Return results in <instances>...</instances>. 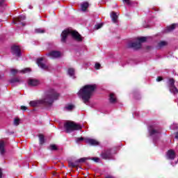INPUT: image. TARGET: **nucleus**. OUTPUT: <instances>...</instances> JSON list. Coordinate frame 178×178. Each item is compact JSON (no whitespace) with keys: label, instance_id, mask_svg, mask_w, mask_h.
<instances>
[{"label":"nucleus","instance_id":"nucleus-44","mask_svg":"<svg viewBox=\"0 0 178 178\" xmlns=\"http://www.w3.org/2000/svg\"><path fill=\"white\" fill-rule=\"evenodd\" d=\"M2 175H3V173H2V169L0 168V178H2Z\"/></svg>","mask_w":178,"mask_h":178},{"label":"nucleus","instance_id":"nucleus-42","mask_svg":"<svg viewBox=\"0 0 178 178\" xmlns=\"http://www.w3.org/2000/svg\"><path fill=\"white\" fill-rule=\"evenodd\" d=\"M3 3H5V0H0V6H3Z\"/></svg>","mask_w":178,"mask_h":178},{"label":"nucleus","instance_id":"nucleus-9","mask_svg":"<svg viewBox=\"0 0 178 178\" xmlns=\"http://www.w3.org/2000/svg\"><path fill=\"white\" fill-rule=\"evenodd\" d=\"M127 47L134 49L135 51H138V49H141V43L138 42H129L127 44Z\"/></svg>","mask_w":178,"mask_h":178},{"label":"nucleus","instance_id":"nucleus-33","mask_svg":"<svg viewBox=\"0 0 178 178\" xmlns=\"http://www.w3.org/2000/svg\"><path fill=\"white\" fill-rule=\"evenodd\" d=\"M90 161H93L94 162H96V163H98V162H99V158L98 157H92V158H90Z\"/></svg>","mask_w":178,"mask_h":178},{"label":"nucleus","instance_id":"nucleus-37","mask_svg":"<svg viewBox=\"0 0 178 178\" xmlns=\"http://www.w3.org/2000/svg\"><path fill=\"white\" fill-rule=\"evenodd\" d=\"M29 72H31L30 68H25L21 71V73H29Z\"/></svg>","mask_w":178,"mask_h":178},{"label":"nucleus","instance_id":"nucleus-15","mask_svg":"<svg viewBox=\"0 0 178 178\" xmlns=\"http://www.w3.org/2000/svg\"><path fill=\"white\" fill-rule=\"evenodd\" d=\"M5 152V142L3 140H0V154L3 155Z\"/></svg>","mask_w":178,"mask_h":178},{"label":"nucleus","instance_id":"nucleus-19","mask_svg":"<svg viewBox=\"0 0 178 178\" xmlns=\"http://www.w3.org/2000/svg\"><path fill=\"white\" fill-rule=\"evenodd\" d=\"M9 81L11 84H15V83H23V81L17 77L13 78Z\"/></svg>","mask_w":178,"mask_h":178},{"label":"nucleus","instance_id":"nucleus-16","mask_svg":"<svg viewBox=\"0 0 178 178\" xmlns=\"http://www.w3.org/2000/svg\"><path fill=\"white\" fill-rule=\"evenodd\" d=\"M79 165H80V164L79 163L78 160L75 161L74 162H73V161H70V162L68 163V166H69L70 168H77V166H79Z\"/></svg>","mask_w":178,"mask_h":178},{"label":"nucleus","instance_id":"nucleus-32","mask_svg":"<svg viewBox=\"0 0 178 178\" xmlns=\"http://www.w3.org/2000/svg\"><path fill=\"white\" fill-rule=\"evenodd\" d=\"M35 32L37 33V34H42L43 33H45V31H44V29H37L35 30Z\"/></svg>","mask_w":178,"mask_h":178},{"label":"nucleus","instance_id":"nucleus-47","mask_svg":"<svg viewBox=\"0 0 178 178\" xmlns=\"http://www.w3.org/2000/svg\"><path fill=\"white\" fill-rule=\"evenodd\" d=\"M1 77H2V76L0 75V79H1Z\"/></svg>","mask_w":178,"mask_h":178},{"label":"nucleus","instance_id":"nucleus-11","mask_svg":"<svg viewBox=\"0 0 178 178\" xmlns=\"http://www.w3.org/2000/svg\"><path fill=\"white\" fill-rule=\"evenodd\" d=\"M28 86L29 87H37V86H40V81L35 79H29L28 80Z\"/></svg>","mask_w":178,"mask_h":178},{"label":"nucleus","instance_id":"nucleus-14","mask_svg":"<svg viewBox=\"0 0 178 178\" xmlns=\"http://www.w3.org/2000/svg\"><path fill=\"white\" fill-rule=\"evenodd\" d=\"M86 143L90 145H99V142L95 139L88 138L86 139Z\"/></svg>","mask_w":178,"mask_h":178},{"label":"nucleus","instance_id":"nucleus-24","mask_svg":"<svg viewBox=\"0 0 178 178\" xmlns=\"http://www.w3.org/2000/svg\"><path fill=\"white\" fill-rule=\"evenodd\" d=\"M90 159V157H83L79 159H78V163H84L86 161H88Z\"/></svg>","mask_w":178,"mask_h":178},{"label":"nucleus","instance_id":"nucleus-43","mask_svg":"<svg viewBox=\"0 0 178 178\" xmlns=\"http://www.w3.org/2000/svg\"><path fill=\"white\" fill-rule=\"evenodd\" d=\"M83 140H84V138H83V137L77 138V141H83Z\"/></svg>","mask_w":178,"mask_h":178},{"label":"nucleus","instance_id":"nucleus-38","mask_svg":"<svg viewBox=\"0 0 178 178\" xmlns=\"http://www.w3.org/2000/svg\"><path fill=\"white\" fill-rule=\"evenodd\" d=\"M11 73L13 76L17 73V70L12 69L11 70Z\"/></svg>","mask_w":178,"mask_h":178},{"label":"nucleus","instance_id":"nucleus-27","mask_svg":"<svg viewBox=\"0 0 178 178\" xmlns=\"http://www.w3.org/2000/svg\"><path fill=\"white\" fill-rule=\"evenodd\" d=\"M49 149H50V151H58V146H56V145L51 144L50 145Z\"/></svg>","mask_w":178,"mask_h":178},{"label":"nucleus","instance_id":"nucleus-26","mask_svg":"<svg viewBox=\"0 0 178 178\" xmlns=\"http://www.w3.org/2000/svg\"><path fill=\"white\" fill-rule=\"evenodd\" d=\"M168 45V42L166 41H161L158 43L159 48H163V47H166Z\"/></svg>","mask_w":178,"mask_h":178},{"label":"nucleus","instance_id":"nucleus-25","mask_svg":"<svg viewBox=\"0 0 178 178\" xmlns=\"http://www.w3.org/2000/svg\"><path fill=\"white\" fill-rule=\"evenodd\" d=\"M175 29H176V24H172L171 26L167 27L166 31H167V33H168L169 31H172V30H175Z\"/></svg>","mask_w":178,"mask_h":178},{"label":"nucleus","instance_id":"nucleus-18","mask_svg":"<svg viewBox=\"0 0 178 178\" xmlns=\"http://www.w3.org/2000/svg\"><path fill=\"white\" fill-rule=\"evenodd\" d=\"M39 144L40 145H43V144L45 143V137L44 136L43 134H39Z\"/></svg>","mask_w":178,"mask_h":178},{"label":"nucleus","instance_id":"nucleus-30","mask_svg":"<svg viewBox=\"0 0 178 178\" xmlns=\"http://www.w3.org/2000/svg\"><path fill=\"white\" fill-rule=\"evenodd\" d=\"M67 73L70 76H74V70L73 68L68 69Z\"/></svg>","mask_w":178,"mask_h":178},{"label":"nucleus","instance_id":"nucleus-41","mask_svg":"<svg viewBox=\"0 0 178 178\" xmlns=\"http://www.w3.org/2000/svg\"><path fill=\"white\" fill-rule=\"evenodd\" d=\"M163 80V78L162 76H158L156 78V81H162Z\"/></svg>","mask_w":178,"mask_h":178},{"label":"nucleus","instance_id":"nucleus-45","mask_svg":"<svg viewBox=\"0 0 178 178\" xmlns=\"http://www.w3.org/2000/svg\"><path fill=\"white\" fill-rule=\"evenodd\" d=\"M175 138H177V140H178V132L175 133Z\"/></svg>","mask_w":178,"mask_h":178},{"label":"nucleus","instance_id":"nucleus-46","mask_svg":"<svg viewBox=\"0 0 178 178\" xmlns=\"http://www.w3.org/2000/svg\"><path fill=\"white\" fill-rule=\"evenodd\" d=\"M106 178H112V177H106Z\"/></svg>","mask_w":178,"mask_h":178},{"label":"nucleus","instance_id":"nucleus-5","mask_svg":"<svg viewBox=\"0 0 178 178\" xmlns=\"http://www.w3.org/2000/svg\"><path fill=\"white\" fill-rule=\"evenodd\" d=\"M100 156L102 159H104L105 161L112 159V158H113V156L112 155V149H107L103 150L100 154Z\"/></svg>","mask_w":178,"mask_h":178},{"label":"nucleus","instance_id":"nucleus-4","mask_svg":"<svg viewBox=\"0 0 178 178\" xmlns=\"http://www.w3.org/2000/svg\"><path fill=\"white\" fill-rule=\"evenodd\" d=\"M64 127L65 129V133H72V131H76L77 130H81L83 127L81 125L76 124L73 121H67L65 124Z\"/></svg>","mask_w":178,"mask_h":178},{"label":"nucleus","instance_id":"nucleus-29","mask_svg":"<svg viewBox=\"0 0 178 178\" xmlns=\"http://www.w3.org/2000/svg\"><path fill=\"white\" fill-rule=\"evenodd\" d=\"M102 26H104V23L97 24L95 26L94 29L99 30V29H102Z\"/></svg>","mask_w":178,"mask_h":178},{"label":"nucleus","instance_id":"nucleus-6","mask_svg":"<svg viewBox=\"0 0 178 178\" xmlns=\"http://www.w3.org/2000/svg\"><path fill=\"white\" fill-rule=\"evenodd\" d=\"M149 136H151L152 137H154L153 138V140H158V138H159V136H161V129H154V128H151L149 130Z\"/></svg>","mask_w":178,"mask_h":178},{"label":"nucleus","instance_id":"nucleus-34","mask_svg":"<svg viewBox=\"0 0 178 178\" xmlns=\"http://www.w3.org/2000/svg\"><path fill=\"white\" fill-rule=\"evenodd\" d=\"M74 108V106H73L72 104H70L67 106H65V109H67V111H72Z\"/></svg>","mask_w":178,"mask_h":178},{"label":"nucleus","instance_id":"nucleus-39","mask_svg":"<svg viewBox=\"0 0 178 178\" xmlns=\"http://www.w3.org/2000/svg\"><path fill=\"white\" fill-rule=\"evenodd\" d=\"M123 2H125L127 5H131V1L130 0H123Z\"/></svg>","mask_w":178,"mask_h":178},{"label":"nucleus","instance_id":"nucleus-22","mask_svg":"<svg viewBox=\"0 0 178 178\" xmlns=\"http://www.w3.org/2000/svg\"><path fill=\"white\" fill-rule=\"evenodd\" d=\"M175 79L173 78H171L168 80V87L169 88H172V87H175Z\"/></svg>","mask_w":178,"mask_h":178},{"label":"nucleus","instance_id":"nucleus-1","mask_svg":"<svg viewBox=\"0 0 178 178\" xmlns=\"http://www.w3.org/2000/svg\"><path fill=\"white\" fill-rule=\"evenodd\" d=\"M58 98H59V93L54 89H50L46 92L44 98L39 100L31 101L29 105L33 108H35L39 105H43V106H51L52 104H54Z\"/></svg>","mask_w":178,"mask_h":178},{"label":"nucleus","instance_id":"nucleus-20","mask_svg":"<svg viewBox=\"0 0 178 178\" xmlns=\"http://www.w3.org/2000/svg\"><path fill=\"white\" fill-rule=\"evenodd\" d=\"M109 101L111 104H115L116 102V97L114 93H111L109 95Z\"/></svg>","mask_w":178,"mask_h":178},{"label":"nucleus","instance_id":"nucleus-23","mask_svg":"<svg viewBox=\"0 0 178 178\" xmlns=\"http://www.w3.org/2000/svg\"><path fill=\"white\" fill-rule=\"evenodd\" d=\"M169 90H170V92H172V94L178 93V90H177V88H176V86L169 88Z\"/></svg>","mask_w":178,"mask_h":178},{"label":"nucleus","instance_id":"nucleus-8","mask_svg":"<svg viewBox=\"0 0 178 178\" xmlns=\"http://www.w3.org/2000/svg\"><path fill=\"white\" fill-rule=\"evenodd\" d=\"M10 49L12 55H15V56H17V58L22 56V49H20V47L14 44L11 46Z\"/></svg>","mask_w":178,"mask_h":178},{"label":"nucleus","instance_id":"nucleus-31","mask_svg":"<svg viewBox=\"0 0 178 178\" xmlns=\"http://www.w3.org/2000/svg\"><path fill=\"white\" fill-rule=\"evenodd\" d=\"M134 97L135 99H140L141 98V97L140 96V93H138V92H134Z\"/></svg>","mask_w":178,"mask_h":178},{"label":"nucleus","instance_id":"nucleus-10","mask_svg":"<svg viewBox=\"0 0 178 178\" xmlns=\"http://www.w3.org/2000/svg\"><path fill=\"white\" fill-rule=\"evenodd\" d=\"M47 56L51 58V59H56V58H60V51H51L47 54Z\"/></svg>","mask_w":178,"mask_h":178},{"label":"nucleus","instance_id":"nucleus-13","mask_svg":"<svg viewBox=\"0 0 178 178\" xmlns=\"http://www.w3.org/2000/svg\"><path fill=\"white\" fill-rule=\"evenodd\" d=\"M167 158L168 159H171L173 161L175 158H176V153H175V150L173 149H170L167 152Z\"/></svg>","mask_w":178,"mask_h":178},{"label":"nucleus","instance_id":"nucleus-28","mask_svg":"<svg viewBox=\"0 0 178 178\" xmlns=\"http://www.w3.org/2000/svg\"><path fill=\"white\" fill-rule=\"evenodd\" d=\"M147 38L145 37V36H142L140 38H138L137 40H138L140 44H141V42H145V41H147Z\"/></svg>","mask_w":178,"mask_h":178},{"label":"nucleus","instance_id":"nucleus-2","mask_svg":"<svg viewBox=\"0 0 178 178\" xmlns=\"http://www.w3.org/2000/svg\"><path fill=\"white\" fill-rule=\"evenodd\" d=\"M97 88V84L86 85L80 89L77 95L79 98H81L84 104H87V102H90V99H91L92 94L95 92Z\"/></svg>","mask_w":178,"mask_h":178},{"label":"nucleus","instance_id":"nucleus-40","mask_svg":"<svg viewBox=\"0 0 178 178\" xmlns=\"http://www.w3.org/2000/svg\"><path fill=\"white\" fill-rule=\"evenodd\" d=\"M21 111H27V106H21Z\"/></svg>","mask_w":178,"mask_h":178},{"label":"nucleus","instance_id":"nucleus-36","mask_svg":"<svg viewBox=\"0 0 178 178\" xmlns=\"http://www.w3.org/2000/svg\"><path fill=\"white\" fill-rule=\"evenodd\" d=\"M101 67V64H99V63H96L95 65V69H96V70H99Z\"/></svg>","mask_w":178,"mask_h":178},{"label":"nucleus","instance_id":"nucleus-21","mask_svg":"<svg viewBox=\"0 0 178 178\" xmlns=\"http://www.w3.org/2000/svg\"><path fill=\"white\" fill-rule=\"evenodd\" d=\"M111 17L113 23H116L118 22V15L115 12H112L111 14Z\"/></svg>","mask_w":178,"mask_h":178},{"label":"nucleus","instance_id":"nucleus-3","mask_svg":"<svg viewBox=\"0 0 178 178\" xmlns=\"http://www.w3.org/2000/svg\"><path fill=\"white\" fill-rule=\"evenodd\" d=\"M69 35H72V38H74V40H76V41H79V42H81V41H83V37H81V35H80V33H79L77 31L67 29L63 31L61 33V42L65 44L67 40V37Z\"/></svg>","mask_w":178,"mask_h":178},{"label":"nucleus","instance_id":"nucleus-12","mask_svg":"<svg viewBox=\"0 0 178 178\" xmlns=\"http://www.w3.org/2000/svg\"><path fill=\"white\" fill-rule=\"evenodd\" d=\"M42 60H44L43 58H40L37 59V65L40 67L41 69H43V70H47L48 66H47L44 63H42Z\"/></svg>","mask_w":178,"mask_h":178},{"label":"nucleus","instance_id":"nucleus-7","mask_svg":"<svg viewBox=\"0 0 178 178\" xmlns=\"http://www.w3.org/2000/svg\"><path fill=\"white\" fill-rule=\"evenodd\" d=\"M26 20V16L22 15L13 20L14 24H16L17 27H23L26 26V24L23 22Z\"/></svg>","mask_w":178,"mask_h":178},{"label":"nucleus","instance_id":"nucleus-17","mask_svg":"<svg viewBox=\"0 0 178 178\" xmlns=\"http://www.w3.org/2000/svg\"><path fill=\"white\" fill-rule=\"evenodd\" d=\"M88 6H90V4L88 3V2L86 1L83 3L81 5V10H83V12H86V10H87V9L88 8Z\"/></svg>","mask_w":178,"mask_h":178},{"label":"nucleus","instance_id":"nucleus-35","mask_svg":"<svg viewBox=\"0 0 178 178\" xmlns=\"http://www.w3.org/2000/svg\"><path fill=\"white\" fill-rule=\"evenodd\" d=\"M19 123H20V119L15 118V120H14V124L15 126H19Z\"/></svg>","mask_w":178,"mask_h":178}]
</instances>
